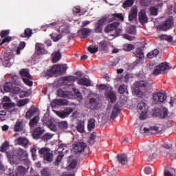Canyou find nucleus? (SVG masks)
Instances as JSON below:
<instances>
[{
    "mask_svg": "<svg viewBox=\"0 0 176 176\" xmlns=\"http://www.w3.org/2000/svg\"><path fill=\"white\" fill-rule=\"evenodd\" d=\"M10 164H20L21 162H28V153L22 148H17L11 153H7Z\"/></svg>",
    "mask_w": 176,
    "mask_h": 176,
    "instance_id": "f257e3e1",
    "label": "nucleus"
},
{
    "mask_svg": "<svg viewBox=\"0 0 176 176\" xmlns=\"http://www.w3.org/2000/svg\"><path fill=\"white\" fill-rule=\"evenodd\" d=\"M171 66L167 63H162L157 66H155L153 63H151L148 65V69H153L152 75L155 76H157V75H160V74H163V72H167L169 69H171Z\"/></svg>",
    "mask_w": 176,
    "mask_h": 176,
    "instance_id": "f03ea898",
    "label": "nucleus"
},
{
    "mask_svg": "<svg viewBox=\"0 0 176 176\" xmlns=\"http://www.w3.org/2000/svg\"><path fill=\"white\" fill-rule=\"evenodd\" d=\"M155 146L152 144L150 145H145L139 147L140 152H145L146 156L148 157V160H153L156 157V153L155 152Z\"/></svg>",
    "mask_w": 176,
    "mask_h": 176,
    "instance_id": "7ed1b4c3",
    "label": "nucleus"
},
{
    "mask_svg": "<svg viewBox=\"0 0 176 176\" xmlns=\"http://www.w3.org/2000/svg\"><path fill=\"white\" fill-rule=\"evenodd\" d=\"M137 108L140 119H141V120H145V119H148L149 113H148V108L146 107V104L145 102L142 101L139 102L138 104Z\"/></svg>",
    "mask_w": 176,
    "mask_h": 176,
    "instance_id": "20e7f679",
    "label": "nucleus"
},
{
    "mask_svg": "<svg viewBox=\"0 0 176 176\" xmlns=\"http://www.w3.org/2000/svg\"><path fill=\"white\" fill-rule=\"evenodd\" d=\"M67 65H54L50 70L47 72V75L50 78L52 75H61L67 69Z\"/></svg>",
    "mask_w": 176,
    "mask_h": 176,
    "instance_id": "39448f33",
    "label": "nucleus"
},
{
    "mask_svg": "<svg viewBox=\"0 0 176 176\" xmlns=\"http://www.w3.org/2000/svg\"><path fill=\"white\" fill-rule=\"evenodd\" d=\"M167 100V95L164 92H157L153 95V104L160 105Z\"/></svg>",
    "mask_w": 176,
    "mask_h": 176,
    "instance_id": "423d86ee",
    "label": "nucleus"
},
{
    "mask_svg": "<svg viewBox=\"0 0 176 176\" xmlns=\"http://www.w3.org/2000/svg\"><path fill=\"white\" fill-rule=\"evenodd\" d=\"M14 64V54L12 52H6L4 54V61L3 65L4 67H12Z\"/></svg>",
    "mask_w": 176,
    "mask_h": 176,
    "instance_id": "0eeeda50",
    "label": "nucleus"
},
{
    "mask_svg": "<svg viewBox=\"0 0 176 176\" xmlns=\"http://www.w3.org/2000/svg\"><path fill=\"white\" fill-rule=\"evenodd\" d=\"M118 107H112V104H109L106 109V116L104 118L107 119V118L110 116L111 119L113 120L118 116Z\"/></svg>",
    "mask_w": 176,
    "mask_h": 176,
    "instance_id": "6e6552de",
    "label": "nucleus"
},
{
    "mask_svg": "<svg viewBox=\"0 0 176 176\" xmlns=\"http://www.w3.org/2000/svg\"><path fill=\"white\" fill-rule=\"evenodd\" d=\"M140 131L141 134L144 135H151V134H156V133H159L160 129L157 126H151L150 128H146L144 126H141L140 129Z\"/></svg>",
    "mask_w": 176,
    "mask_h": 176,
    "instance_id": "1a4fd4ad",
    "label": "nucleus"
},
{
    "mask_svg": "<svg viewBox=\"0 0 176 176\" xmlns=\"http://www.w3.org/2000/svg\"><path fill=\"white\" fill-rule=\"evenodd\" d=\"M21 76H22V79L25 84L27 85V86H32V81H31V74H30V72H28V69H23L20 72Z\"/></svg>",
    "mask_w": 176,
    "mask_h": 176,
    "instance_id": "9d476101",
    "label": "nucleus"
},
{
    "mask_svg": "<svg viewBox=\"0 0 176 176\" xmlns=\"http://www.w3.org/2000/svg\"><path fill=\"white\" fill-rule=\"evenodd\" d=\"M59 24L58 32L59 34L65 36L68 35L71 32V26L65 23L63 20L61 21V23Z\"/></svg>",
    "mask_w": 176,
    "mask_h": 176,
    "instance_id": "9b49d317",
    "label": "nucleus"
},
{
    "mask_svg": "<svg viewBox=\"0 0 176 176\" xmlns=\"http://www.w3.org/2000/svg\"><path fill=\"white\" fill-rule=\"evenodd\" d=\"M134 56L136 57V60L133 63V65H141L144 63L145 56H144V52L142 50L138 48L134 52Z\"/></svg>",
    "mask_w": 176,
    "mask_h": 176,
    "instance_id": "f8f14e48",
    "label": "nucleus"
},
{
    "mask_svg": "<svg viewBox=\"0 0 176 176\" xmlns=\"http://www.w3.org/2000/svg\"><path fill=\"white\" fill-rule=\"evenodd\" d=\"M173 25L174 21H173V19L168 18L159 25V28L162 30V31H168V30H171V28H173Z\"/></svg>",
    "mask_w": 176,
    "mask_h": 176,
    "instance_id": "ddd939ff",
    "label": "nucleus"
},
{
    "mask_svg": "<svg viewBox=\"0 0 176 176\" xmlns=\"http://www.w3.org/2000/svg\"><path fill=\"white\" fill-rule=\"evenodd\" d=\"M4 109H14V103L12 102V100L8 96H4L1 102Z\"/></svg>",
    "mask_w": 176,
    "mask_h": 176,
    "instance_id": "4468645a",
    "label": "nucleus"
},
{
    "mask_svg": "<svg viewBox=\"0 0 176 176\" xmlns=\"http://www.w3.org/2000/svg\"><path fill=\"white\" fill-rule=\"evenodd\" d=\"M105 23H107V17L103 16L95 23L96 32H102V25H104Z\"/></svg>",
    "mask_w": 176,
    "mask_h": 176,
    "instance_id": "2eb2a0df",
    "label": "nucleus"
},
{
    "mask_svg": "<svg viewBox=\"0 0 176 176\" xmlns=\"http://www.w3.org/2000/svg\"><path fill=\"white\" fill-rule=\"evenodd\" d=\"M69 102L65 99H55L51 102V107L56 108L58 105H68Z\"/></svg>",
    "mask_w": 176,
    "mask_h": 176,
    "instance_id": "dca6fc26",
    "label": "nucleus"
},
{
    "mask_svg": "<svg viewBox=\"0 0 176 176\" xmlns=\"http://www.w3.org/2000/svg\"><path fill=\"white\" fill-rule=\"evenodd\" d=\"M27 169L24 168L23 166H19L16 168V169L14 171L13 173H11L12 176H24Z\"/></svg>",
    "mask_w": 176,
    "mask_h": 176,
    "instance_id": "f3484780",
    "label": "nucleus"
},
{
    "mask_svg": "<svg viewBox=\"0 0 176 176\" xmlns=\"http://www.w3.org/2000/svg\"><path fill=\"white\" fill-rule=\"evenodd\" d=\"M138 13V8L136 6H134L131 10L129 14V21H134L135 19H137V14Z\"/></svg>",
    "mask_w": 176,
    "mask_h": 176,
    "instance_id": "a211bd4d",
    "label": "nucleus"
},
{
    "mask_svg": "<svg viewBox=\"0 0 176 176\" xmlns=\"http://www.w3.org/2000/svg\"><path fill=\"white\" fill-rule=\"evenodd\" d=\"M58 96L59 97H64L66 98H72V97H74V94H72V92L69 91H63L62 89H58Z\"/></svg>",
    "mask_w": 176,
    "mask_h": 176,
    "instance_id": "6ab92c4d",
    "label": "nucleus"
},
{
    "mask_svg": "<svg viewBox=\"0 0 176 176\" xmlns=\"http://www.w3.org/2000/svg\"><path fill=\"white\" fill-rule=\"evenodd\" d=\"M173 152H174V148H173V144H171V143H168L164 146L162 155L166 156V153H173Z\"/></svg>",
    "mask_w": 176,
    "mask_h": 176,
    "instance_id": "aec40b11",
    "label": "nucleus"
},
{
    "mask_svg": "<svg viewBox=\"0 0 176 176\" xmlns=\"http://www.w3.org/2000/svg\"><path fill=\"white\" fill-rule=\"evenodd\" d=\"M85 148H86V143L78 142L76 144H74V151L76 153H79V152L85 151Z\"/></svg>",
    "mask_w": 176,
    "mask_h": 176,
    "instance_id": "412c9836",
    "label": "nucleus"
},
{
    "mask_svg": "<svg viewBox=\"0 0 176 176\" xmlns=\"http://www.w3.org/2000/svg\"><path fill=\"white\" fill-rule=\"evenodd\" d=\"M104 96L112 104L116 101V94L112 91V89H111L110 91L105 92Z\"/></svg>",
    "mask_w": 176,
    "mask_h": 176,
    "instance_id": "4be33fe9",
    "label": "nucleus"
},
{
    "mask_svg": "<svg viewBox=\"0 0 176 176\" xmlns=\"http://www.w3.org/2000/svg\"><path fill=\"white\" fill-rule=\"evenodd\" d=\"M77 78L74 76H69L63 78V82L64 85H67L68 86H71L72 83L76 82Z\"/></svg>",
    "mask_w": 176,
    "mask_h": 176,
    "instance_id": "5701e85b",
    "label": "nucleus"
},
{
    "mask_svg": "<svg viewBox=\"0 0 176 176\" xmlns=\"http://www.w3.org/2000/svg\"><path fill=\"white\" fill-rule=\"evenodd\" d=\"M90 34H91V30L89 28H84L78 32L80 38H82V39L87 38Z\"/></svg>",
    "mask_w": 176,
    "mask_h": 176,
    "instance_id": "b1692460",
    "label": "nucleus"
},
{
    "mask_svg": "<svg viewBox=\"0 0 176 176\" xmlns=\"http://www.w3.org/2000/svg\"><path fill=\"white\" fill-rule=\"evenodd\" d=\"M118 161L120 164H122V166H124L129 163V160L127 157V156L124 154H120L117 157Z\"/></svg>",
    "mask_w": 176,
    "mask_h": 176,
    "instance_id": "393cba45",
    "label": "nucleus"
},
{
    "mask_svg": "<svg viewBox=\"0 0 176 176\" xmlns=\"http://www.w3.org/2000/svg\"><path fill=\"white\" fill-rule=\"evenodd\" d=\"M87 107L90 109H93L94 111H96V109H98V103L97 102V100L95 98H91L89 100V102L87 104Z\"/></svg>",
    "mask_w": 176,
    "mask_h": 176,
    "instance_id": "a878e982",
    "label": "nucleus"
},
{
    "mask_svg": "<svg viewBox=\"0 0 176 176\" xmlns=\"http://www.w3.org/2000/svg\"><path fill=\"white\" fill-rule=\"evenodd\" d=\"M73 111L74 110L72 108H67L65 109L64 111L59 112L58 113V116H59V118H61L62 119H65V118H67L68 116L71 115Z\"/></svg>",
    "mask_w": 176,
    "mask_h": 176,
    "instance_id": "bb28decb",
    "label": "nucleus"
},
{
    "mask_svg": "<svg viewBox=\"0 0 176 176\" xmlns=\"http://www.w3.org/2000/svg\"><path fill=\"white\" fill-rule=\"evenodd\" d=\"M139 21L141 24H144V23H146L148 21V16H146V12L145 10H142L139 13Z\"/></svg>",
    "mask_w": 176,
    "mask_h": 176,
    "instance_id": "cd10ccee",
    "label": "nucleus"
},
{
    "mask_svg": "<svg viewBox=\"0 0 176 176\" xmlns=\"http://www.w3.org/2000/svg\"><path fill=\"white\" fill-rule=\"evenodd\" d=\"M15 145H22L23 146H26L28 145V140L24 138H19L14 140Z\"/></svg>",
    "mask_w": 176,
    "mask_h": 176,
    "instance_id": "c85d7f7f",
    "label": "nucleus"
},
{
    "mask_svg": "<svg viewBox=\"0 0 176 176\" xmlns=\"http://www.w3.org/2000/svg\"><path fill=\"white\" fill-rule=\"evenodd\" d=\"M8 149H9V143L8 142V141H6L1 146V152H6V155H8V153H12V152H14V151H16L15 149L12 148L11 151H8Z\"/></svg>",
    "mask_w": 176,
    "mask_h": 176,
    "instance_id": "c756f323",
    "label": "nucleus"
},
{
    "mask_svg": "<svg viewBox=\"0 0 176 176\" xmlns=\"http://www.w3.org/2000/svg\"><path fill=\"white\" fill-rule=\"evenodd\" d=\"M120 24V23L118 22H114L113 23L108 25L104 29L105 32L108 33V32H111V31H113L115 28H117V27H119Z\"/></svg>",
    "mask_w": 176,
    "mask_h": 176,
    "instance_id": "7c9ffc66",
    "label": "nucleus"
},
{
    "mask_svg": "<svg viewBox=\"0 0 176 176\" xmlns=\"http://www.w3.org/2000/svg\"><path fill=\"white\" fill-rule=\"evenodd\" d=\"M148 86V82L145 80H140L135 82L133 87L137 89H142V87H146Z\"/></svg>",
    "mask_w": 176,
    "mask_h": 176,
    "instance_id": "2f4dec72",
    "label": "nucleus"
},
{
    "mask_svg": "<svg viewBox=\"0 0 176 176\" xmlns=\"http://www.w3.org/2000/svg\"><path fill=\"white\" fill-rule=\"evenodd\" d=\"M45 131V129L42 127H38L36 129L33 133V138H39L42 134H43V132Z\"/></svg>",
    "mask_w": 176,
    "mask_h": 176,
    "instance_id": "473e14b6",
    "label": "nucleus"
},
{
    "mask_svg": "<svg viewBox=\"0 0 176 176\" xmlns=\"http://www.w3.org/2000/svg\"><path fill=\"white\" fill-rule=\"evenodd\" d=\"M109 21H113V20H116V19H120L122 21H123V14H113L109 16Z\"/></svg>",
    "mask_w": 176,
    "mask_h": 176,
    "instance_id": "72a5a7b5",
    "label": "nucleus"
},
{
    "mask_svg": "<svg viewBox=\"0 0 176 176\" xmlns=\"http://www.w3.org/2000/svg\"><path fill=\"white\" fill-rule=\"evenodd\" d=\"M50 152V148L47 147H43L39 149L38 155H40L41 157H44Z\"/></svg>",
    "mask_w": 176,
    "mask_h": 176,
    "instance_id": "f704fd0d",
    "label": "nucleus"
},
{
    "mask_svg": "<svg viewBox=\"0 0 176 176\" xmlns=\"http://www.w3.org/2000/svg\"><path fill=\"white\" fill-rule=\"evenodd\" d=\"M36 47L37 49V54H46L47 53L43 45L36 44Z\"/></svg>",
    "mask_w": 176,
    "mask_h": 176,
    "instance_id": "c9c22d12",
    "label": "nucleus"
},
{
    "mask_svg": "<svg viewBox=\"0 0 176 176\" xmlns=\"http://www.w3.org/2000/svg\"><path fill=\"white\" fill-rule=\"evenodd\" d=\"M61 59V54L60 52H54L52 54V63H58Z\"/></svg>",
    "mask_w": 176,
    "mask_h": 176,
    "instance_id": "e433bc0d",
    "label": "nucleus"
},
{
    "mask_svg": "<svg viewBox=\"0 0 176 176\" xmlns=\"http://www.w3.org/2000/svg\"><path fill=\"white\" fill-rule=\"evenodd\" d=\"M94 127H96V120H94V118H91L88 120L87 129L89 131H91Z\"/></svg>",
    "mask_w": 176,
    "mask_h": 176,
    "instance_id": "4c0bfd02",
    "label": "nucleus"
},
{
    "mask_svg": "<svg viewBox=\"0 0 176 176\" xmlns=\"http://www.w3.org/2000/svg\"><path fill=\"white\" fill-rule=\"evenodd\" d=\"M78 85H82V86H90L91 82L87 78H82L78 81Z\"/></svg>",
    "mask_w": 176,
    "mask_h": 176,
    "instance_id": "58836bf2",
    "label": "nucleus"
},
{
    "mask_svg": "<svg viewBox=\"0 0 176 176\" xmlns=\"http://www.w3.org/2000/svg\"><path fill=\"white\" fill-rule=\"evenodd\" d=\"M32 36V29L27 28L25 30L24 33L21 34L22 38H31Z\"/></svg>",
    "mask_w": 176,
    "mask_h": 176,
    "instance_id": "ea45409f",
    "label": "nucleus"
},
{
    "mask_svg": "<svg viewBox=\"0 0 176 176\" xmlns=\"http://www.w3.org/2000/svg\"><path fill=\"white\" fill-rule=\"evenodd\" d=\"M159 116L162 118V119H164L168 116V111L166 108H162L159 111Z\"/></svg>",
    "mask_w": 176,
    "mask_h": 176,
    "instance_id": "a19ab883",
    "label": "nucleus"
},
{
    "mask_svg": "<svg viewBox=\"0 0 176 176\" xmlns=\"http://www.w3.org/2000/svg\"><path fill=\"white\" fill-rule=\"evenodd\" d=\"M43 160H45V162L52 163V162H53V159H54L53 153H51V151H50L47 155H45V157H43Z\"/></svg>",
    "mask_w": 176,
    "mask_h": 176,
    "instance_id": "79ce46f5",
    "label": "nucleus"
},
{
    "mask_svg": "<svg viewBox=\"0 0 176 176\" xmlns=\"http://www.w3.org/2000/svg\"><path fill=\"white\" fill-rule=\"evenodd\" d=\"M76 129L78 133L83 134V133H85V122H78L77 124Z\"/></svg>",
    "mask_w": 176,
    "mask_h": 176,
    "instance_id": "37998d69",
    "label": "nucleus"
},
{
    "mask_svg": "<svg viewBox=\"0 0 176 176\" xmlns=\"http://www.w3.org/2000/svg\"><path fill=\"white\" fill-rule=\"evenodd\" d=\"M157 54H159V51L157 49H155L147 54L148 58H154V57H157Z\"/></svg>",
    "mask_w": 176,
    "mask_h": 176,
    "instance_id": "c03bdc74",
    "label": "nucleus"
},
{
    "mask_svg": "<svg viewBox=\"0 0 176 176\" xmlns=\"http://www.w3.org/2000/svg\"><path fill=\"white\" fill-rule=\"evenodd\" d=\"M160 39H161V41H166V42H173V36H168V35H166V34H161L159 36Z\"/></svg>",
    "mask_w": 176,
    "mask_h": 176,
    "instance_id": "a18cd8bd",
    "label": "nucleus"
},
{
    "mask_svg": "<svg viewBox=\"0 0 176 176\" xmlns=\"http://www.w3.org/2000/svg\"><path fill=\"white\" fill-rule=\"evenodd\" d=\"M35 112H36V109L32 107L29 111L26 112L25 116L27 119H30L32 116H34L35 114Z\"/></svg>",
    "mask_w": 176,
    "mask_h": 176,
    "instance_id": "49530a36",
    "label": "nucleus"
},
{
    "mask_svg": "<svg viewBox=\"0 0 176 176\" xmlns=\"http://www.w3.org/2000/svg\"><path fill=\"white\" fill-rule=\"evenodd\" d=\"M23 127L24 126H23V122L17 121L14 126V131H21V130H23Z\"/></svg>",
    "mask_w": 176,
    "mask_h": 176,
    "instance_id": "de8ad7c7",
    "label": "nucleus"
},
{
    "mask_svg": "<svg viewBox=\"0 0 176 176\" xmlns=\"http://www.w3.org/2000/svg\"><path fill=\"white\" fill-rule=\"evenodd\" d=\"M73 92L75 96V98L78 101H80V100H82V94L80 93V91H79L78 89H73Z\"/></svg>",
    "mask_w": 176,
    "mask_h": 176,
    "instance_id": "09e8293b",
    "label": "nucleus"
},
{
    "mask_svg": "<svg viewBox=\"0 0 176 176\" xmlns=\"http://www.w3.org/2000/svg\"><path fill=\"white\" fill-rule=\"evenodd\" d=\"M13 89V86L11 82H6L4 85L3 90L6 93H9Z\"/></svg>",
    "mask_w": 176,
    "mask_h": 176,
    "instance_id": "8fccbe9b",
    "label": "nucleus"
},
{
    "mask_svg": "<svg viewBox=\"0 0 176 176\" xmlns=\"http://www.w3.org/2000/svg\"><path fill=\"white\" fill-rule=\"evenodd\" d=\"M67 149V144H61L58 146V148L56 150V153H60V155H63V152Z\"/></svg>",
    "mask_w": 176,
    "mask_h": 176,
    "instance_id": "3c124183",
    "label": "nucleus"
},
{
    "mask_svg": "<svg viewBox=\"0 0 176 176\" xmlns=\"http://www.w3.org/2000/svg\"><path fill=\"white\" fill-rule=\"evenodd\" d=\"M38 122H39V116H36L32 120H31L29 123L31 129H32L34 126H36V124H38Z\"/></svg>",
    "mask_w": 176,
    "mask_h": 176,
    "instance_id": "603ef678",
    "label": "nucleus"
},
{
    "mask_svg": "<svg viewBox=\"0 0 176 176\" xmlns=\"http://www.w3.org/2000/svg\"><path fill=\"white\" fill-rule=\"evenodd\" d=\"M133 94H135L137 97H142V96H144V92H142V91H141V89L140 88L133 87Z\"/></svg>",
    "mask_w": 176,
    "mask_h": 176,
    "instance_id": "864d4df0",
    "label": "nucleus"
},
{
    "mask_svg": "<svg viewBox=\"0 0 176 176\" xmlns=\"http://www.w3.org/2000/svg\"><path fill=\"white\" fill-rule=\"evenodd\" d=\"M134 5V0H126L122 5V8L126 9L127 8H130V6H133Z\"/></svg>",
    "mask_w": 176,
    "mask_h": 176,
    "instance_id": "5fc2aeb1",
    "label": "nucleus"
},
{
    "mask_svg": "<svg viewBox=\"0 0 176 176\" xmlns=\"http://www.w3.org/2000/svg\"><path fill=\"white\" fill-rule=\"evenodd\" d=\"M24 47H25V42H21L19 45V46H18V47L16 49V54H17V56H20V54L21 53V50H23V49H24Z\"/></svg>",
    "mask_w": 176,
    "mask_h": 176,
    "instance_id": "6e6d98bb",
    "label": "nucleus"
},
{
    "mask_svg": "<svg viewBox=\"0 0 176 176\" xmlns=\"http://www.w3.org/2000/svg\"><path fill=\"white\" fill-rule=\"evenodd\" d=\"M52 39H53L54 42H58L61 38V34H58L55 33H52L50 34Z\"/></svg>",
    "mask_w": 176,
    "mask_h": 176,
    "instance_id": "4d7b16f0",
    "label": "nucleus"
},
{
    "mask_svg": "<svg viewBox=\"0 0 176 176\" xmlns=\"http://www.w3.org/2000/svg\"><path fill=\"white\" fill-rule=\"evenodd\" d=\"M123 49L125 52H131L134 49V45L131 44H124L123 45Z\"/></svg>",
    "mask_w": 176,
    "mask_h": 176,
    "instance_id": "13d9d810",
    "label": "nucleus"
},
{
    "mask_svg": "<svg viewBox=\"0 0 176 176\" xmlns=\"http://www.w3.org/2000/svg\"><path fill=\"white\" fill-rule=\"evenodd\" d=\"M87 49L88 51L92 54L97 53V52H98V47L97 46L89 45Z\"/></svg>",
    "mask_w": 176,
    "mask_h": 176,
    "instance_id": "bf43d9fd",
    "label": "nucleus"
},
{
    "mask_svg": "<svg viewBox=\"0 0 176 176\" xmlns=\"http://www.w3.org/2000/svg\"><path fill=\"white\" fill-rule=\"evenodd\" d=\"M57 25H58V23L57 22H53L52 23L42 26V28H56Z\"/></svg>",
    "mask_w": 176,
    "mask_h": 176,
    "instance_id": "052dcab7",
    "label": "nucleus"
},
{
    "mask_svg": "<svg viewBox=\"0 0 176 176\" xmlns=\"http://www.w3.org/2000/svg\"><path fill=\"white\" fill-rule=\"evenodd\" d=\"M29 101H30V100H28V99H23L21 100H19L17 102V105H18V107H24V105L28 104Z\"/></svg>",
    "mask_w": 176,
    "mask_h": 176,
    "instance_id": "680f3d73",
    "label": "nucleus"
},
{
    "mask_svg": "<svg viewBox=\"0 0 176 176\" xmlns=\"http://www.w3.org/2000/svg\"><path fill=\"white\" fill-rule=\"evenodd\" d=\"M118 92L120 94H124V93H129V91H127V87H126V85L120 86L118 89Z\"/></svg>",
    "mask_w": 176,
    "mask_h": 176,
    "instance_id": "e2e57ef3",
    "label": "nucleus"
},
{
    "mask_svg": "<svg viewBox=\"0 0 176 176\" xmlns=\"http://www.w3.org/2000/svg\"><path fill=\"white\" fill-rule=\"evenodd\" d=\"M53 138V134L51 133H46L42 136L43 141H49V140H52Z\"/></svg>",
    "mask_w": 176,
    "mask_h": 176,
    "instance_id": "0e129e2a",
    "label": "nucleus"
},
{
    "mask_svg": "<svg viewBox=\"0 0 176 176\" xmlns=\"http://www.w3.org/2000/svg\"><path fill=\"white\" fill-rule=\"evenodd\" d=\"M58 126L60 129H67L68 127V122L67 121H62L58 122Z\"/></svg>",
    "mask_w": 176,
    "mask_h": 176,
    "instance_id": "69168bd1",
    "label": "nucleus"
},
{
    "mask_svg": "<svg viewBox=\"0 0 176 176\" xmlns=\"http://www.w3.org/2000/svg\"><path fill=\"white\" fill-rule=\"evenodd\" d=\"M47 127L51 130V131H57V126H56L53 122H50V124H47Z\"/></svg>",
    "mask_w": 176,
    "mask_h": 176,
    "instance_id": "338daca9",
    "label": "nucleus"
},
{
    "mask_svg": "<svg viewBox=\"0 0 176 176\" xmlns=\"http://www.w3.org/2000/svg\"><path fill=\"white\" fill-rule=\"evenodd\" d=\"M149 12L151 16H157V8L156 7H151Z\"/></svg>",
    "mask_w": 176,
    "mask_h": 176,
    "instance_id": "774afa93",
    "label": "nucleus"
}]
</instances>
